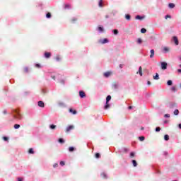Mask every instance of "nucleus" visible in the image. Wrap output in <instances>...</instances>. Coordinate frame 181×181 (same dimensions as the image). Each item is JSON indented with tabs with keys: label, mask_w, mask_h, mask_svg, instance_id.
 <instances>
[{
	"label": "nucleus",
	"mask_w": 181,
	"mask_h": 181,
	"mask_svg": "<svg viewBox=\"0 0 181 181\" xmlns=\"http://www.w3.org/2000/svg\"><path fill=\"white\" fill-rule=\"evenodd\" d=\"M13 117L16 119H22V115L19 112V110H13Z\"/></svg>",
	"instance_id": "f257e3e1"
},
{
	"label": "nucleus",
	"mask_w": 181,
	"mask_h": 181,
	"mask_svg": "<svg viewBox=\"0 0 181 181\" xmlns=\"http://www.w3.org/2000/svg\"><path fill=\"white\" fill-rule=\"evenodd\" d=\"M47 76H48V77H51V78L52 80L56 81V78H59L60 75H59V74H57L56 72H48Z\"/></svg>",
	"instance_id": "f03ea898"
},
{
	"label": "nucleus",
	"mask_w": 181,
	"mask_h": 181,
	"mask_svg": "<svg viewBox=\"0 0 181 181\" xmlns=\"http://www.w3.org/2000/svg\"><path fill=\"white\" fill-rule=\"evenodd\" d=\"M160 69H161V70H166L168 69V62H160Z\"/></svg>",
	"instance_id": "7ed1b4c3"
},
{
	"label": "nucleus",
	"mask_w": 181,
	"mask_h": 181,
	"mask_svg": "<svg viewBox=\"0 0 181 181\" xmlns=\"http://www.w3.org/2000/svg\"><path fill=\"white\" fill-rule=\"evenodd\" d=\"M98 42L101 45H105V43H110V40L108 38L100 39Z\"/></svg>",
	"instance_id": "20e7f679"
},
{
	"label": "nucleus",
	"mask_w": 181,
	"mask_h": 181,
	"mask_svg": "<svg viewBox=\"0 0 181 181\" xmlns=\"http://www.w3.org/2000/svg\"><path fill=\"white\" fill-rule=\"evenodd\" d=\"M168 108H170V110H173V108H176L177 105L176 103L175 102H170L168 105Z\"/></svg>",
	"instance_id": "39448f33"
},
{
	"label": "nucleus",
	"mask_w": 181,
	"mask_h": 181,
	"mask_svg": "<svg viewBox=\"0 0 181 181\" xmlns=\"http://www.w3.org/2000/svg\"><path fill=\"white\" fill-rule=\"evenodd\" d=\"M172 40L175 43V46H179V39L177 36H173Z\"/></svg>",
	"instance_id": "423d86ee"
},
{
	"label": "nucleus",
	"mask_w": 181,
	"mask_h": 181,
	"mask_svg": "<svg viewBox=\"0 0 181 181\" xmlns=\"http://www.w3.org/2000/svg\"><path fill=\"white\" fill-rule=\"evenodd\" d=\"M96 30H98V33H104V27L103 25H98Z\"/></svg>",
	"instance_id": "0eeeda50"
},
{
	"label": "nucleus",
	"mask_w": 181,
	"mask_h": 181,
	"mask_svg": "<svg viewBox=\"0 0 181 181\" xmlns=\"http://www.w3.org/2000/svg\"><path fill=\"white\" fill-rule=\"evenodd\" d=\"M79 97L80 98H86V92L83 90H79Z\"/></svg>",
	"instance_id": "6e6552de"
},
{
	"label": "nucleus",
	"mask_w": 181,
	"mask_h": 181,
	"mask_svg": "<svg viewBox=\"0 0 181 181\" xmlns=\"http://www.w3.org/2000/svg\"><path fill=\"white\" fill-rule=\"evenodd\" d=\"M37 105L38 107H40V108H45V102L42 101V100H39L37 102Z\"/></svg>",
	"instance_id": "1a4fd4ad"
},
{
	"label": "nucleus",
	"mask_w": 181,
	"mask_h": 181,
	"mask_svg": "<svg viewBox=\"0 0 181 181\" xmlns=\"http://www.w3.org/2000/svg\"><path fill=\"white\" fill-rule=\"evenodd\" d=\"M44 57H45V59H50V57H52V53L45 52L44 53Z\"/></svg>",
	"instance_id": "9d476101"
},
{
	"label": "nucleus",
	"mask_w": 181,
	"mask_h": 181,
	"mask_svg": "<svg viewBox=\"0 0 181 181\" xmlns=\"http://www.w3.org/2000/svg\"><path fill=\"white\" fill-rule=\"evenodd\" d=\"M129 151V148L123 147L120 150H119V152H124L125 153H127V152H128Z\"/></svg>",
	"instance_id": "9b49d317"
},
{
	"label": "nucleus",
	"mask_w": 181,
	"mask_h": 181,
	"mask_svg": "<svg viewBox=\"0 0 181 181\" xmlns=\"http://www.w3.org/2000/svg\"><path fill=\"white\" fill-rule=\"evenodd\" d=\"M73 128H74V126H73V125L68 126L66 129V132H70V131H71V129H73Z\"/></svg>",
	"instance_id": "f8f14e48"
},
{
	"label": "nucleus",
	"mask_w": 181,
	"mask_h": 181,
	"mask_svg": "<svg viewBox=\"0 0 181 181\" xmlns=\"http://www.w3.org/2000/svg\"><path fill=\"white\" fill-rule=\"evenodd\" d=\"M69 112L73 114V115H76V114H77V110H74L73 108H69Z\"/></svg>",
	"instance_id": "ddd939ff"
},
{
	"label": "nucleus",
	"mask_w": 181,
	"mask_h": 181,
	"mask_svg": "<svg viewBox=\"0 0 181 181\" xmlns=\"http://www.w3.org/2000/svg\"><path fill=\"white\" fill-rule=\"evenodd\" d=\"M150 53V59H153V56H155V49H151Z\"/></svg>",
	"instance_id": "4468645a"
},
{
	"label": "nucleus",
	"mask_w": 181,
	"mask_h": 181,
	"mask_svg": "<svg viewBox=\"0 0 181 181\" xmlns=\"http://www.w3.org/2000/svg\"><path fill=\"white\" fill-rule=\"evenodd\" d=\"M144 18H145V17L142 16H139V15H137L135 16V19H136L138 21H142V19H144Z\"/></svg>",
	"instance_id": "2eb2a0df"
},
{
	"label": "nucleus",
	"mask_w": 181,
	"mask_h": 181,
	"mask_svg": "<svg viewBox=\"0 0 181 181\" xmlns=\"http://www.w3.org/2000/svg\"><path fill=\"white\" fill-rule=\"evenodd\" d=\"M100 176L103 179H108V175H107V173H102Z\"/></svg>",
	"instance_id": "dca6fc26"
},
{
	"label": "nucleus",
	"mask_w": 181,
	"mask_h": 181,
	"mask_svg": "<svg viewBox=\"0 0 181 181\" xmlns=\"http://www.w3.org/2000/svg\"><path fill=\"white\" fill-rule=\"evenodd\" d=\"M69 152H74L76 151V148L74 146H70L68 148Z\"/></svg>",
	"instance_id": "f3484780"
},
{
	"label": "nucleus",
	"mask_w": 181,
	"mask_h": 181,
	"mask_svg": "<svg viewBox=\"0 0 181 181\" xmlns=\"http://www.w3.org/2000/svg\"><path fill=\"white\" fill-rule=\"evenodd\" d=\"M124 18L126 21H131V14H125Z\"/></svg>",
	"instance_id": "a211bd4d"
},
{
	"label": "nucleus",
	"mask_w": 181,
	"mask_h": 181,
	"mask_svg": "<svg viewBox=\"0 0 181 181\" xmlns=\"http://www.w3.org/2000/svg\"><path fill=\"white\" fill-rule=\"evenodd\" d=\"M138 73H139V76H141V77H142V76L144 75L142 74V66L139 67V71L137 72V74H138Z\"/></svg>",
	"instance_id": "6ab92c4d"
},
{
	"label": "nucleus",
	"mask_w": 181,
	"mask_h": 181,
	"mask_svg": "<svg viewBox=\"0 0 181 181\" xmlns=\"http://www.w3.org/2000/svg\"><path fill=\"white\" fill-rule=\"evenodd\" d=\"M110 107H111V105H110V103H105V105L104 106V110H108V108H110Z\"/></svg>",
	"instance_id": "aec40b11"
},
{
	"label": "nucleus",
	"mask_w": 181,
	"mask_h": 181,
	"mask_svg": "<svg viewBox=\"0 0 181 181\" xmlns=\"http://www.w3.org/2000/svg\"><path fill=\"white\" fill-rule=\"evenodd\" d=\"M175 4H173V3H169V4H168V8H169L170 9H173V8H175Z\"/></svg>",
	"instance_id": "412c9836"
},
{
	"label": "nucleus",
	"mask_w": 181,
	"mask_h": 181,
	"mask_svg": "<svg viewBox=\"0 0 181 181\" xmlns=\"http://www.w3.org/2000/svg\"><path fill=\"white\" fill-rule=\"evenodd\" d=\"M132 163L134 168H136V166H138V163L136 161V160H132Z\"/></svg>",
	"instance_id": "4be33fe9"
},
{
	"label": "nucleus",
	"mask_w": 181,
	"mask_h": 181,
	"mask_svg": "<svg viewBox=\"0 0 181 181\" xmlns=\"http://www.w3.org/2000/svg\"><path fill=\"white\" fill-rule=\"evenodd\" d=\"M56 128H57V126H56V124L49 125V129L54 130Z\"/></svg>",
	"instance_id": "5701e85b"
},
{
	"label": "nucleus",
	"mask_w": 181,
	"mask_h": 181,
	"mask_svg": "<svg viewBox=\"0 0 181 181\" xmlns=\"http://www.w3.org/2000/svg\"><path fill=\"white\" fill-rule=\"evenodd\" d=\"M153 80H159V74L156 73V75L153 76Z\"/></svg>",
	"instance_id": "b1692460"
},
{
	"label": "nucleus",
	"mask_w": 181,
	"mask_h": 181,
	"mask_svg": "<svg viewBox=\"0 0 181 181\" xmlns=\"http://www.w3.org/2000/svg\"><path fill=\"white\" fill-rule=\"evenodd\" d=\"M28 153L30 155H33L35 153V151H33V148H29Z\"/></svg>",
	"instance_id": "393cba45"
},
{
	"label": "nucleus",
	"mask_w": 181,
	"mask_h": 181,
	"mask_svg": "<svg viewBox=\"0 0 181 181\" xmlns=\"http://www.w3.org/2000/svg\"><path fill=\"white\" fill-rule=\"evenodd\" d=\"M110 75H111V72H105L104 73V77H106V78H107V77H110Z\"/></svg>",
	"instance_id": "a878e982"
},
{
	"label": "nucleus",
	"mask_w": 181,
	"mask_h": 181,
	"mask_svg": "<svg viewBox=\"0 0 181 181\" xmlns=\"http://www.w3.org/2000/svg\"><path fill=\"white\" fill-rule=\"evenodd\" d=\"M103 0H99L98 6H100V8H103L104 6V4H103Z\"/></svg>",
	"instance_id": "bb28decb"
},
{
	"label": "nucleus",
	"mask_w": 181,
	"mask_h": 181,
	"mask_svg": "<svg viewBox=\"0 0 181 181\" xmlns=\"http://www.w3.org/2000/svg\"><path fill=\"white\" fill-rule=\"evenodd\" d=\"M110 101H111V95H108L106 97V103H110Z\"/></svg>",
	"instance_id": "cd10ccee"
},
{
	"label": "nucleus",
	"mask_w": 181,
	"mask_h": 181,
	"mask_svg": "<svg viewBox=\"0 0 181 181\" xmlns=\"http://www.w3.org/2000/svg\"><path fill=\"white\" fill-rule=\"evenodd\" d=\"M29 94H30V91H25L23 93V97H28V95H29Z\"/></svg>",
	"instance_id": "c85d7f7f"
},
{
	"label": "nucleus",
	"mask_w": 181,
	"mask_h": 181,
	"mask_svg": "<svg viewBox=\"0 0 181 181\" xmlns=\"http://www.w3.org/2000/svg\"><path fill=\"white\" fill-rule=\"evenodd\" d=\"M46 18H47V19H50V18H52V13H50V12H47V13H46Z\"/></svg>",
	"instance_id": "c756f323"
},
{
	"label": "nucleus",
	"mask_w": 181,
	"mask_h": 181,
	"mask_svg": "<svg viewBox=\"0 0 181 181\" xmlns=\"http://www.w3.org/2000/svg\"><path fill=\"white\" fill-rule=\"evenodd\" d=\"M58 105L59 107H66V105L63 102H59Z\"/></svg>",
	"instance_id": "7c9ffc66"
},
{
	"label": "nucleus",
	"mask_w": 181,
	"mask_h": 181,
	"mask_svg": "<svg viewBox=\"0 0 181 181\" xmlns=\"http://www.w3.org/2000/svg\"><path fill=\"white\" fill-rule=\"evenodd\" d=\"M173 81L172 80H168L167 81V86H173Z\"/></svg>",
	"instance_id": "2f4dec72"
},
{
	"label": "nucleus",
	"mask_w": 181,
	"mask_h": 181,
	"mask_svg": "<svg viewBox=\"0 0 181 181\" xmlns=\"http://www.w3.org/2000/svg\"><path fill=\"white\" fill-rule=\"evenodd\" d=\"M58 142H59V144H64V139H63V138H59V139H58Z\"/></svg>",
	"instance_id": "473e14b6"
},
{
	"label": "nucleus",
	"mask_w": 181,
	"mask_h": 181,
	"mask_svg": "<svg viewBox=\"0 0 181 181\" xmlns=\"http://www.w3.org/2000/svg\"><path fill=\"white\" fill-rule=\"evenodd\" d=\"M3 140L5 141V142H8L9 141V137L6 136H3Z\"/></svg>",
	"instance_id": "72a5a7b5"
},
{
	"label": "nucleus",
	"mask_w": 181,
	"mask_h": 181,
	"mask_svg": "<svg viewBox=\"0 0 181 181\" xmlns=\"http://www.w3.org/2000/svg\"><path fill=\"white\" fill-rule=\"evenodd\" d=\"M21 128V124H14V129H19Z\"/></svg>",
	"instance_id": "f704fd0d"
},
{
	"label": "nucleus",
	"mask_w": 181,
	"mask_h": 181,
	"mask_svg": "<svg viewBox=\"0 0 181 181\" xmlns=\"http://www.w3.org/2000/svg\"><path fill=\"white\" fill-rule=\"evenodd\" d=\"M129 156H130V158H134L135 157V152H134V151L130 152Z\"/></svg>",
	"instance_id": "c9c22d12"
},
{
	"label": "nucleus",
	"mask_w": 181,
	"mask_h": 181,
	"mask_svg": "<svg viewBox=\"0 0 181 181\" xmlns=\"http://www.w3.org/2000/svg\"><path fill=\"white\" fill-rule=\"evenodd\" d=\"M139 140L141 141V142H143V141H145V136H139Z\"/></svg>",
	"instance_id": "e433bc0d"
},
{
	"label": "nucleus",
	"mask_w": 181,
	"mask_h": 181,
	"mask_svg": "<svg viewBox=\"0 0 181 181\" xmlns=\"http://www.w3.org/2000/svg\"><path fill=\"white\" fill-rule=\"evenodd\" d=\"M163 52H164V53H168V52H169V47H165L163 48Z\"/></svg>",
	"instance_id": "4c0bfd02"
},
{
	"label": "nucleus",
	"mask_w": 181,
	"mask_h": 181,
	"mask_svg": "<svg viewBox=\"0 0 181 181\" xmlns=\"http://www.w3.org/2000/svg\"><path fill=\"white\" fill-rule=\"evenodd\" d=\"M174 115H179V110L175 109L173 112Z\"/></svg>",
	"instance_id": "58836bf2"
},
{
	"label": "nucleus",
	"mask_w": 181,
	"mask_h": 181,
	"mask_svg": "<svg viewBox=\"0 0 181 181\" xmlns=\"http://www.w3.org/2000/svg\"><path fill=\"white\" fill-rule=\"evenodd\" d=\"M71 22H72V23H76V22H77V18L73 17L71 18Z\"/></svg>",
	"instance_id": "ea45409f"
},
{
	"label": "nucleus",
	"mask_w": 181,
	"mask_h": 181,
	"mask_svg": "<svg viewBox=\"0 0 181 181\" xmlns=\"http://www.w3.org/2000/svg\"><path fill=\"white\" fill-rule=\"evenodd\" d=\"M101 155L100 154V153H96L95 154V158H96V159H99V158H100Z\"/></svg>",
	"instance_id": "a19ab883"
},
{
	"label": "nucleus",
	"mask_w": 181,
	"mask_h": 181,
	"mask_svg": "<svg viewBox=\"0 0 181 181\" xmlns=\"http://www.w3.org/2000/svg\"><path fill=\"white\" fill-rule=\"evenodd\" d=\"M142 39L141 38H138L137 39V43L138 45H142Z\"/></svg>",
	"instance_id": "79ce46f5"
},
{
	"label": "nucleus",
	"mask_w": 181,
	"mask_h": 181,
	"mask_svg": "<svg viewBox=\"0 0 181 181\" xmlns=\"http://www.w3.org/2000/svg\"><path fill=\"white\" fill-rule=\"evenodd\" d=\"M164 141H169V136L168 134L164 135Z\"/></svg>",
	"instance_id": "37998d69"
},
{
	"label": "nucleus",
	"mask_w": 181,
	"mask_h": 181,
	"mask_svg": "<svg viewBox=\"0 0 181 181\" xmlns=\"http://www.w3.org/2000/svg\"><path fill=\"white\" fill-rule=\"evenodd\" d=\"M112 33L115 35H118L119 31L117 29L112 30Z\"/></svg>",
	"instance_id": "c03bdc74"
},
{
	"label": "nucleus",
	"mask_w": 181,
	"mask_h": 181,
	"mask_svg": "<svg viewBox=\"0 0 181 181\" xmlns=\"http://www.w3.org/2000/svg\"><path fill=\"white\" fill-rule=\"evenodd\" d=\"M41 93H42V94H46L47 93V90L45 89V88H42L41 89Z\"/></svg>",
	"instance_id": "a18cd8bd"
},
{
	"label": "nucleus",
	"mask_w": 181,
	"mask_h": 181,
	"mask_svg": "<svg viewBox=\"0 0 181 181\" xmlns=\"http://www.w3.org/2000/svg\"><path fill=\"white\" fill-rule=\"evenodd\" d=\"M35 66L37 67V69L42 68V65H40V64H35Z\"/></svg>",
	"instance_id": "49530a36"
},
{
	"label": "nucleus",
	"mask_w": 181,
	"mask_h": 181,
	"mask_svg": "<svg viewBox=\"0 0 181 181\" xmlns=\"http://www.w3.org/2000/svg\"><path fill=\"white\" fill-rule=\"evenodd\" d=\"M59 83H60V84L64 85V83H66V81H64V79H61L59 81Z\"/></svg>",
	"instance_id": "de8ad7c7"
},
{
	"label": "nucleus",
	"mask_w": 181,
	"mask_h": 181,
	"mask_svg": "<svg viewBox=\"0 0 181 181\" xmlns=\"http://www.w3.org/2000/svg\"><path fill=\"white\" fill-rule=\"evenodd\" d=\"M112 87H113V88H115V90H117V88H118V84H117V83H114V84L112 85Z\"/></svg>",
	"instance_id": "09e8293b"
},
{
	"label": "nucleus",
	"mask_w": 181,
	"mask_h": 181,
	"mask_svg": "<svg viewBox=\"0 0 181 181\" xmlns=\"http://www.w3.org/2000/svg\"><path fill=\"white\" fill-rule=\"evenodd\" d=\"M64 9H70V4H65Z\"/></svg>",
	"instance_id": "8fccbe9b"
},
{
	"label": "nucleus",
	"mask_w": 181,
	"mask_h": 181,
	"mask_svg": "<svg viewBox=\"0 0 181 181\" xmlns=\"http://www.w3.org/2000/svg\"><path fill=\"white\" fill-rule=\"evenodd\" d=\"M55 60H56V62H60L62 60V58H60V57L57 56V57H56Z\"/></svg>",
	"instance_id": "3c124183"
},
{
	"label": "nucleus",
	"mask_w": 181,
	"mask_h": 181,
	"mask_svg": "<svg viewBox=\"0 0 181 181\" xmlns=\"http://www.w3.org/2000/svg\"><path fill=\"white\" fill-rule=\"evenodd\" d=\"M156 132H160V127H157L155 129Z\"/></svg>",
	"instance_id": "603ef678"
},
{
	"label": "nucleus",
	"mask_w": 181,
	"mask_h": 181,
	"mask_svg": "<svg viewBox=\"0 0 181 181\" xmlns=\"http://www.w3.org/2000/svg\"><path fill=\"white\" fill-rule=\"evenodd\" d=\"M140 32H141V33H145L146 32V28H141Z\"/></svg>",
	"instance_id": "864d4df0"
},
{
	"label": "nucleus",
	"mask_w": 181,
	"mask_h": 181,
	"mask_svg": "<svg viewBox=\"0 0 181 181\" xmlns=\"http://www.w3.org/2000/svg\"><path fill=\"white\" fill-rule=\"evenodd\" d=\"M38 8H41V9H42V6H43V4H42V2H40V3H38Z\"/></svg>",
	"instance_id": "5fc2aeb1"
},
{
	"label": "nucleus",
	"mask_w": 181,
	"mask_h": 181,
	"mask_svg": "<svg viewBox=\"0 0 181 181\" xmlns=\"http://www.w3.org/2000/svg\"><path fill=\"white\" fill-rule=\"evenodd\" d=\"M24 71H25V73H28V71H29V68H28V66H25L24 68Z\"/></svg>",
	"instance_id": "6e6d98bb"
},
{
	"label": "nucleus",
	"mask_w": 181,
	"mask_h": 181,
	"mask_svg": "<svg viewBox=\"0 0 181 181\" xmlns=\"http://www.w3.org/2000/svg\"><path fill=\"white\" fill-rule=\"evenodd\" d=\"M59 165H60V166H64V165H65L64 161H60Z\"/></svg>",
	"instance_id": "4d7b16f0"
},
{
	"label": "nucleus",
	"mask_w": 181,
	"mask_h": 181,
	"mask_svg": "<svg viewBox=\"0 0 181 181\" xmlns=\"http://www.w3.org/2000/svg\"><path fill=\"white\" fill-rule=\"evenodd\" d=\"M164 117H165V118H170V115H169V114H165V115H164Z\"/></svg>",
	"instance_id": "13d9d810"
},
{
	"label": "nucleus",
	"mask_w": 181,
	"mask_h": 181,
	"mask_svg": "<svg viewBox=\"0 0 181 181\" xmlns=\"http://www.w3.org/2000/svg\"><path fill=\"white\" fill-rule=\"evenodd\" d=\"M163 124L164 125H166V124H169V120H164Z\"/></svg>",
	"instance_id": "bf43d9fd"
},
{
	"label": "nucleus",
	"mask_w": 181,
	"mask_h": 181,
	"mask_svg": "<svg viewBox=\"0 0 181 181\" xmlns=\"http://www.w3.org/2000/svg\"><path fill=\"white\" fill-rule=\"evenodd\" d=\"M3 114H4V115H6V114H8V111H6V110H4L3 111Z\"/></svg>",
	"instance_id": "052dcab7"
},
{
	"label": "nucleus",
	"mask_w": 181,
	"mask_h": 181,
	"mask_svg": "<svg viewBox=\"0 0 181 181\" xmlns=\"http://www.w3.org/2000/svg\"><path fill=\"white\" fill-rule=\"evenodd\" d=\"M17 180H18V181H23V178H22V177H18V178H17Z\"/></svg>",
	"instance_id": "680f3d73"
},
{
	"label": "nucleus",
	"mask_w": 181,
	"mask_h": 181,
	"mask_svg": "<svg viewBox=\"0 0 181 181\" xmlns=\"http://www.w3.org/2000/svg\"><path fill=\"white\" fill-rule=\"evenodd\" d=\"M172 91H176V88L175 86H173L171 88Z\"/></svg>",
	"instance_id": "e2e57ef3"
},
{
	"label": "nucleus",
	"mask_w": 181,
	"mask_h": 181,
	"mask_svg": "<svg viewBox=\"0 0 181 181\" xmlns=\"http://www.w3.org/2000/svg\"><path fill=\"white\" fill-rule=\"evenodd\" d=\"M168 18H172V16H170V15H166L165 16V19H168Z\"/></svg>",
	"instance_id": "0e129e2a"
},
{
	"label": "nucleus",
	"mask_w": 181,
	"mask_h": 181,
	"mask_svg": "<svg viewBox=\"0 0 181 181\" xmlns=\"http://www.w3.org/2000/svg\"><path fill=\"white\" fill-rule=\"evenodd\" d=\"M57 166H59V164H57V163H54L53 165V168H57Z\"/></svg>",
	"instance_id": "69168bd1"
},
{
	"label": "nucleus",
	"mask_w": 181,
	"mask_h": 181,
	"mask_svg": "<svg viewBox=\"0 0 181 181\" xmlns=\"http://www.w3.org/2000/svg\"><path fill=\"white\" fill-rule=\"evenodd\" d=\"M178 128H179L180 129H181V123H180V124H178Z\"/></svg>",
	"instance_id": "338daca9"
},
{
	"label": "nucleus",
	"mask_w": 181,
	"mask_h": 181,
	"mask_svg": "<svg viewBox=\"0 0 181 181\" xmlns=\"http://www.w3.org/2000/svg\"><path fill=\"white\" fill-rule=\"evenodd\" d=\"M177 73H180L181 74V69H177Z\"/></svg>",
	"instance_id": "774afa93"
}]
</instances>
